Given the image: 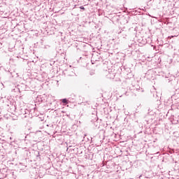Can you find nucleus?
Segmentation results:
<instances>
[{
	"label": "nucleus",
	"mask_w": 179,
	"mask_h": 179,
	"mask_svg": "<svg viewBox=\"0 0 179 179\" xmlns=\"http://www.w3.org/2000/svg\"><path fill=\"white\" fill-rule=\"evenodd\" d=\"M80 9H83V10H85V7H83V6H81L80 7Z\"/></svg>",
	"instance_id": "obj_2"
},
{
	"label": "nucleus",
	"mask_w": 179,
	"mask_h": 179,
	"mask_svg": "<svg viewBox=\"0 0 179 179\" xmlns=\"http://www.w3.org/2000/svg\"><path fill=\"white\" fill-rule=\"evenodd\" d=\"M142 177V175H141L140 176H139V178H141Z\"/></svg>",
	"instance_id": "obj_4"
},
{
	"label": "nucleus",
	"mask_w": 179,
	"mask_h": 179,
	"mask_svg": "<svg viewBox=\"0 0 179 179\" xmlns=\"http://www.w3.org/2000/svg\"><path fill=\"white\" fill-rule=\"evenodd\" d=\"M62 103H63V106H66V104L69 103V101L66 99H63L61 100Z\"/></svg>",
	"instance_id": "obj_1"
},
{
	"label": "nucleus",
	"mask_w": 179,
	"mask_h": 179,
	"mask_svg": "<svg viewBox=\"0 0 179 179\" xmlns=\"http://www.w3.org/2000/svg\"><path fill=\"white\" fill-rule=\"evenodd\" d=\"M114 74H112V76H110V77H108V78H110V79H114Z\"/></svg>",
	"instance_id": "obj_3"
}]
</instances>
